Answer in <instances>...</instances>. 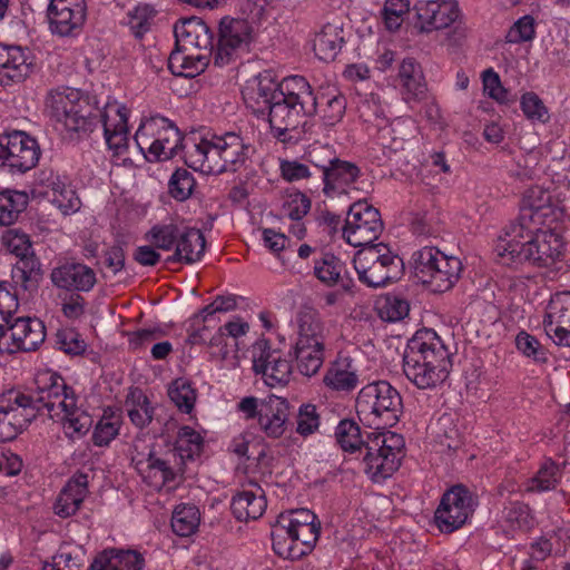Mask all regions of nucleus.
I'll use <instances>...</instances> for the list:
<instances>
[{
    "instance_id": "nucleus-47",
    "label": "nucleus",
    "mask_w": 570,
    "mask_h": 570,
    "mask_svg": "<svg viewBox=\"0 0 570 570\" xmlns=\"http://www.w3.org/2000/svg\"><path fill=\"white\" fill-rule=\"evenodd\" d=\"M85 563V551L80 546L62 544L51 561L43 563V570H81Z\"/></svg>"
},
{
    "instance_id": "nucleus-49",
    "label": "nucleus",
    "mask_w": 570,
    "mask_h": 570,
    "mask_svg": "<svg viewBox=\"0 0 570 570\" xmlns=\"http://www.w3.org/2000/svg\"><path fill=\"white\" fill-rule=\"evenodd\" d=\"M27 204L28 195L23 191L10 189L0 191V226L13 224Z\"/></svg>"
},
{
    "instance_id": "nucleus-24",
    "label": "nucleus",
    "mask_w": 570,
    "mask_h": 570,
    "mask_svg": "<svg viewBox=\"0 0 570 570\" xmlns=\"http://www.w3.org/2000/svg\"><path fill=\"white\" fill-rule=\"evenodd\" d=\"M252 39V28L245 20H223L220 38L215 53V63L226 66L248 49Z\"/></svg>"
},
{
    "instance_id": "nucleus-1",
    "label": "nucleus",
    "mask_w": 570,
    "mask_h": 570,
    "mask_svg": "<svg viewBox=\"0 0 570 570\" xmlns=\"http://www.w3.org/2000/svg\"><path fill=\"white\" fill-rule=\"evenodd\" d=\"M494 252L504 265L550 267L562 259L566 242L560 225L515 223L498 238Z\"/></svg>"
},
{
    "instance_id": "nucleus-40",
    "label": "nucleus",
    "mask_w": 570,
    "mask_h": 570,
    "mask_svg": "<svg viewBox=\"0 0 570 570\" xmlns=\"http://www.w3.org/2000/svg\"><path fill=\"white\" fill-rule=\"evenodd\" d=\"M278 99H286L307 110L315 111L317 98L314 97L309 83L301 76H291L278 83Z\"/></svg>"
},
{
    "instance_id": "nucleus-39",
    "label": "nucleus",
    "mask_w": 570,
    "mask_h": 570,
    "mask_svg": "<svg viewBox=\"0 0 570 570\" xmlns=\"http://www.w3.org/2000/svg\"><path fill=\"white\" fill-rule=\"evenodd\" d=\"M344 43L343 28L338 23H326L313 39L315 56L323 61H332Z\"/></svg>"
},
{
    "instance_id": "nucleus-60",
    "label": "nucleus",
    "mask_w": 570,
    "mask_h": 570,
    "mask_svg": "<svg viewBox=\"0 0 570 570\" xmlns=\"http://www.w3.org/2000/svg\"><path fill=\"white\" fill-rule=\"evenodd\" d=\"M483 91L499 104L508 105L513 101L509 91L502 86L499 75L489 68L482 72Z\"/></svg>"
},
{
    "instance_id": "nucleus-48",
    "label": "nucleus",
    "mask_w": 570,
    "mask_h": 570,
    "mask_svg": "<svg viewBox=\"0 0 570 570\" xmlns=\"http://www.w3.org/2000/svg\"><path fill=\"white\" fill-rule=\"evenodd\" d=\"M200 522V513L194 504H179L171 517L173 531L179 537H189L196 532Z\"/></svg>"
},
{
    "instance_id": "nucleus-55",
    "label": "nucleus",
    "mask_w": 570,
    "mask_h": 570,
    "mask_svg": "<svg viewBox=\"0 0 570 570\" xmlns=\"http://www.w3.org/2000/svg\"><path fill=\"white\" fill-rule=\"evenodd\" d=\"M168 395L184 413L191 412L197 399L196 390L191 386L190 382L181 377L170 384Z\"/></svg>"
},
{
    "instance_id": "nucleus-20",
    "label": "nucleus",
    "mask_w": 570,
    "mask_h": 570,
    "mask_svg": "<svg viewBox=\"0 0 570 570\" xmlns=\"http://www.w3.org/2000/svg\"><path fill=\"white\" fill-rule=\"evenodd\" d=\"M130 116V108L117 99H108L100 110L104 138L114 156H125L129 150Z\"/></svg>"
},
{
    "instance_id": "nucleus-14",
    "label": "nucleus",
    "mask_w": 570,
    "mask_h": 570,
    "mask_svg": "<svg viewBox=\"0 0 570 570\" xmlns=\"http://www.w3.org/2000/svg\"><path fill=\"white\" fill-rule=\"evenodd\" d=\"M564 191L552 184L530 187L523 195L522 215L518 223L560 225L566 215Z\"/></svg>"
},
{
    "instance_id": "nucleus-43",
    "label": "nucleus",
    "mask_w": 570,
    "mask_h": 570,
    "mask_svg": "<svg viewBox=\"0 0 570 570\" xmlns=\"http://www.w3.org/2000/svg\"><path fill=\"white\" fill-rule=\"evenodd\" d=\"M399 80L406 101L417 99L425 91V82L420 65L412 58L404 59L399 68Z\"/></svg>"
},
{
    "instance_id": "nucleus-56",
    "label": "nucleus",
    "mask_w": 570,
    "mask_h": 570,
    "mask_svg": "<svg viewBox=\"0 0 570 570\" xmlns=\"http://www.w3.org/2000/svg\"><path fill=\"white\" fill-rule=\"evenodd\" d=\"M520 108L524 117L532 122H547L550 118L549 109L543 100L533 91H527L520 97Z\"/></svg>"
},
{
    "instance_id": "nucleus-16",
    "label": "nucleus",
    "mask_w": 570,
    "mask_h": 570,
    "mask_svg": "<svg viewBox=\"0 0 570 570\" xmlns=\"http://www.w3.org/2000/svg\"><path fill=\"white\" fill-rule=\"evenodd\" d=\"M169 458L168 453L166 458L157 454L144 439L137 438L132 443V463L142 480L155 490L176 487L179 469L171 465Z\"/></svg>"
},
{
    "instance_id": "nucleus-28",
    "label": "nucleus",
    "mask_w": 570,
    "mask_h": 570,
    "mask_svg": "<svg viewBox=\"0 0 570 570\" xmlns=\"http://www.w3.org/2000/svg\"><path fill=\"white\" fill-rule=\"evenodd\" d=\"M30 51L20 46L0 45V85L11 86L24 80L32 70Z\"/></svg>"
},
{
    "instance_id": "nucleus-34",
    "label": "nucleus",
    "mask_w": 570,
    "mask_h": 570,
    "mask_svg": "<svg viewBox=\"0 0 570 570\" xmlns=\"http://www.w3.org/2000/svg\"><path fill=\"white\" fill-rule=\"evenodd\" d=\"M88 494V476L83 473L72 475L60 491L53 510L60 518H68L79 510Z\"/></svg>"
},
{
    "instance_id": "nucleus-58",
    "label": "nucleus",
    "mask_w": 570,
    "mask_h": 570,
    "mask_svg": "<svg viewBox=\"0 0 570 570\" xmlns=\"http://www.w3.org/2000/svg\"><path fill=\"white\" fill-rule=\"evenodd\" d=\"M180 227L168 224V225H156L147 233V239L155 247L169 250L176 246Z\"/></svg>"
},
{
    "instance_id": "nucleus-42",
    "label": "nucleus",
    "mask_w": 570,
    "mask_h": 570,
    "mask_svg": "<svg viewBox=\"0 0 570 570\" xmlns=\"http://www.w3.org/2000/svg\"><path fill=\"white\" fill-rule=\"evenodd\" d=\"M344 272L343 263L334 255H324L314 265V274L322 283L330 286L340 284L345 292H351L354 287V282L348 277H344Z\"/></svg>"
},
{
    "instance_id": "nucleus-32",
    "label": "nucleus",
    "mask_w": 570,
    "mask_h": 570,
    "mask_svg": "<svg viewBox=\"0 0 570 570\" xmlns=\"http://www.w3.org/2000/svg\"><path fill=\"white\" fill-rule=\"evenodd\" d=\"M303 106H297L286 99H275L268 108H266L267 120L275 136L285 140V134L294 129L304 115L312 114Z\"/></svg>"
},
{
    "instance_id": "nucleus-19",
    "label": "nucleus",
    "mask_w": 570,
    "mask_h": 570,
    "mask_svg": "<svg viewBox=\"0 0 570 570\" xmlns=\"http://www.w3.org/2000/svg\"><path fill=\"white\" fill-rule=\"evenodd\" d=\"M475 507L473 494L462 485H454L443 494L435 510V525L441 532L451 533L469 521Z\"/></svg>"
},
{
    "instance_id": "nucleus-53",
    "label": "nucleus",
    "mask_w": 570,
    "mask_h": 570,
    "mask_svg": "<svg viewBox=\"0 0 570 570\" xmlns=\"http://www.w3.org/2000/svg\"><path fill=\"white\" fill-rule=\"evenodd\" d=\"M155 9L149 4H137L127 11L125 23L135 37L140 38L150 30L155 18Z\"/></svg>"
},
{
    "instance_id": "nucleus-52",
    "label": "nucleus",
    "mask_w": 570,
    "mask_h": 570,
    "mask_svg": "<svg viewBox=\"0 0 570 570\" xmlns=\"http://www.w3.org/2000/svg\"><path fill=\"white\" fill-rule=\"evenodd\" d=\"M375 126L377 127L376 142L382 147L384 155L389 156L403 148L404 139L396 135L401 120L395 119L390 122L387 118L384 121H377Z\"/></svg>"
},
{
    "instance_id": "nucleus-2",
    "label": "nucleus",
    "mask_w": 570,
    "mask_h": 570,
    "mask_svg": "<svg viewBox=\"0 0 570 570\" xmlns=\"http://www.w3.org/2000/svg\"><path fill=\"white\" fill-rule=\"evenodd\" d=\"M36 384L37 393L32 396L35 412L46 410L70 440L86 435L91 428V417L78 405L75 392L65 384L63 379L56 372L46 370L37 374Z\"/></svg>"
},
{
    "instance_id": "nucleus-7",
    "label": "nucleus",
    "mask_w": 570,
    "mask_h": 570,
    "mask_svg": "<svg viewBox=\"0 0 570 570\" xmlns=\"http://www.w3.org/2000/svg\"><path fill=\"white\" fill-rule=\"evenodd\" d=\"M295 324L297 337L293 354L299 373L309 377L320 371L324 362L325 325L320 313L311 307L297 313Z\"/></svg>"
},
{
    "instance_id": "nucleus-21",
    "label": "nucleus",
    "mask_w": 570,
    "mask_h": 570,
    "mask_svg": "<svg viewBox=\"0 0 570 570\" xmlns=\"http://www.w3.org/2000/svg\"><path fill=\"white\" fill-rule=\"evenodd\" d=\"M383 229L380 213L366 202L354 203L348 210L343 228V237L354 246H372Z\"/></svg>"
},
{
    "instance_id": "nucleus-50",
    "label": "nucleus",
    "mask_w": 570,
    "mask_h": 570,
    "mask_svg": "<svg viewBox=\"0 0 570 570\" xmlns=\"http://www.w3.org/2000/svg\"><path fill=\"white\" fill-rule=\"evenodd\" d=\"M360 108L362 116L367 121H371V117H374L376 121L386 120L390 116V105L385 98V90L377 88L365 95Z\"/></svg>"
},
{
    "instance_id": "nucleus-59",
    "label": "nucleus",
    "mask_w": 570,
    "mask_h": 570,
    "mask_svg": "<svg viewBox=\"0 0 570 570\" xmlns=\"http://www.w3.org/2000/svg\"><path fill=\"white\" fill-rule=\"evenodd\" d=\"M535 38V19L525 14L519 18L508 30L505 39L509 43H523Z\"/></svg>"
},
{
    "instance_id": "nucleus-41",
    "label": "nucleus",
    "mask_w": 570,
    "mask_h": 570,
    "mask_svg": "<svg viewBox=\"0 0 570 570\" xmlns=\"http://www.w3.org/2000/svg\"><path fill=\"white\" fill-rule=\"evenodd\" d=\"M208 62L206 53H194L176 48L168 58V68L175 76L194 78L205 71Z\"/></svg>"
},
{
    "instance_id": "nucleus-4",
    "label": "nucleus",
    "mask_w": 570,
    "mask_h": 570,
    "mask_svg": "<svg viewBox=\"0 0 570 570\" xmlns=\"http://www.w3.org/2000/svg\"><path fill=\"white\" fill-rule=\"evenodd\" d=\"M452 363L440 337L430 331L416 333L407 343L403 372L417 389H435L445 382Z\"/></svg>"
},
{
    "instance_id": "nucleus-44",
    "label": "nucleus",
    "mask_w": 570,
    "mask_h": 570,
    "mask_svg": "<svg viewBox=\"0 0 570 570\" xmlns=\"http://www.w3.org/2000/svg\"><path fill=\"white\" fill-rule=\"evenodd\" d=\"M204 445V438L199 431L191 426H181L177 432L175 448L168 455L180 459L181 464L199 456Z\"/></svg>"
},
{
    "instance_id": "nucleus-18",
    "label": "nucleus",
    "mask_w": 570,
    "mask_h": 570,
    "mask_svg": "<svg viewBox=\"0 0 570 570\" xmlns=\"http://www.w3.org/2000/svg\"><path fill=\"white\" fill-rule=\"evenodd\" d=\"M35 400L17 390L0 394V442L11 441L35 417Z\"/></svg>"
},
{
    "instance_id": "nucleus-10",
    "label": "nucleus",
    "mask_w": 570,
    "mask_h": 570,
    "mask_svg": "<svg viewBox=\"0 0 570 570\" xmlns=\"http://www.w3.org/2000/svg\"><path fill=\"white\" fill-rule=\"evenodd\" d=\"M414 275L433 293H444L458 282L462 263L435 247L425 246L413 254Z\"/></svg>"
},
{
    "instance_id": "nucleus-6",
    "label": "nucleus",
    "mask_w": 570,
    "mask_h": 570,
    "mask_svg": "<svg viewBox=\"0 0 570 570\" xmlns=\"http://www.w3.org/2000/svg\"><path fill=\"white\" fill-rule=\"evenodd\" d=\"M320 537V523L308 509L282 513L273 531V547L276 553L287 559H299L309 553Z\"/></svg>"
},
{
    "instance_id": "nucleus-3",
    "label": "nucleus",
    "mask_w": 570,
    "mask_h": 570,
    "mask_svg": "<svg viewBox=\"0 0 570 570\" xmlns=\"http://www.w3.org/2000/svg\"><path fill=\"white\" fill-rule=\"evenodd\" d=\"M185 161L205 175L236 171L246 163L250 146L236 132L193 136L184 145Z\"/></svg>"
},
{
    "instance_id": "nucleus-15",
    "label": "nucleus",
    "mask_w": 570,
    "mask_h": 570,
    "mask_svg": "<svg viewBox=\"0 0 570 570\" xmlns=\"http://www.w3.org/2000/svg\"><path fill=\"white\" fill-rule=\"evenodd\" d=\"M237 409L245 420L257 419L259 430L267 438L279 439L288 429L289 406L283 397L246 396L238 402Z\"/></svg>"
},
{
    "instance_id": "nucleus-8",
    "label": "nucleus",
    "mask_w": 570,
    "mask_h": 570,
    "mask_svg": "<svg viewBox=\"0 0 570 570\" xmlns=\"http://www.w3.org/2000/svg\"><path fill=\"white\" fill-rule=\"evenodd\" d=\"M401 411V395L386 381L368 383L357 394L356 412L360 420L376 430L393 426L399 421Z\"/></svg>"
},
{
    "instance_id": "nucleus-13",
    "label": "nucleus",
    "mask_w": 570,
    "mask_h": 570,
    "mask_svg": "<svg viewBox=\"0 0 570 570\" xmlns=\"http://www.w3.org/2000/svg\"><path fill=\"white\" fill-rule=\"evenodd\" d=\"M358 279L370 287H381L401 277L402 259L384 244L358 250L353 259Z\"/></svg>"
},
{
    "instance_id": "nucleus-5",
    "label": "nucleus",
    "mask_w": 570,
    "mask_h": 570,
    "mask_svg": "<svg viewBox=\"0 0 570 570\" xmlns=\"http://www.w3.org/2000/svg\"><path fill=\"white\" fill-rule=\"evenodd\" d=\"M19 302L16 293L0 284V353L11 354L18 351H33L46 337L45 326L38 318L17 317Z\"/></svg>"
},
{
    "instance_id": "nucleus-33",
    "label": "nucleus",
    "mask_w": 570,
    "mask_h": 570,
    "mask_svg": "<svg viewBox=\"0 0 570 570\" xmlns=\"http://www.w3.org/2000/svg\"><path fill=\"white\" fill-rule=\"evenodd\" d=\"M52 283L63 289L88 292L96 284V273L81 263H67L51 272Z\"/></svg>"
},
{
    "instance_id": "nucleus-17",
    "label": "nucleus",
    "mask_w": 570,
    "mask_h": 570,
    "mask_svg": "<svg viewBox=\"0 0 570 570\" xmlns=\"http://www.w3.org/2000/svg\"><path fill=\"white\" fill-rule=\"evenodd\" d=\"M37 140L23 131L0 135V167L12 174H23L39 161Z\"/></svg>"
},
{
    "instance_id": "nucleus-63",
    "label": "nucleus",
    "mask_w": 570,
    "mask_h": 570,
    "mask_svg": "<svg viewBox=\"0 0 570 570\" xmlns=\"http://www.w3.org/2000/svg\"><path fill=\"white\" fill-rule=\"evenodd\" d=\"M195 179L186 169H177L169 180V193L177 200H186L193 193Z\"/></svg>"
},
{
    "instance_id": "nucleus-35",
    "label": "nucleus",
    "mask_w": 570,
    "mask_h": 570,
    "mask_svg": "<svg viewBox=\"0 0 570 570\" xmlns=\"http://www.w3.org/2000/svg\"><path fill=\"white\" fill-rule=\"evenodd\" d=\"M265 492L258 484H250L234 495L232 500V511L239 521L256 520L263 515L266 510Z\"/></svg>"
},
{
    "instance_id": "nucleus-27",
    "label": "nucleus",
    "mask_w": 570,
    "mask_h": 570,
    "mask_svg": "<svg viewBox=\"0 0 570 570\" xmlns=\"http://www.w3.org/2000/svg\"><path fill=\"white\" fill-rule=\"evenodd\" d=\"M39 185L45 188L51 204L65 216L77 213L81 207L80 198L68 184L66 177L52 170H43L39 175Z\"/></svg>"
},
{
    "instance_id": "nucleus-26",
    "label": "nucleus",
    "mask_w": 570,
    "mask_h": 570,
    "mask_svg": "<svg viewBox=\"0 0 570 570\" xmlns=\"http://www.w3.org/2000/svg\"><path fill=\"white\" fill-rule=\"evenodd\" d=\"M542 325L554 344L570 346V292L556 293L550 297Z\"/></svg>"
},
{
    "instance_id": "nucleus-36",
    "label": "nucleus",
    "mask_w": 570,
    "mask_h": 570,
    "mask_svg": "<svg viewBox=\"0 0 570 570\" xmlns=\"http://www.w3.org/2000/svg\"><path fill=\"white\" fill-rule=\"evenodd\" d=\"M357 372V366L352 357L338 355L328 367L324 376V383L337 391H351L360 383Z\"/></svg>"
},
{
    "instance_id": "nucleus-30",
    "label": "nucleus",
    "mask_w": 570,
    "mask_h": 570,
    "mask_svg": "<svg viewBox=\"0 0 570 570\" xmlns=\"http://www.w3.org/2000/svg\"><path fill=\"white\" fill-rule=\"evenodd\" d=\"M358 176L360 169L354 164L336 158L330 160L328 166H323L325 195L328 197L348 195L355 189L353 185Z\"/></svg>"
},
{
    "instance_id": "nucleus-57",
    "label": "nucleus",
    "mask_w": 570,
    "mask_h": 570,
    "mask_svg": "<svg viewBox=\"0 0 570 570\" xmlns=\"http://www.w3.org/2000/svg\"><path fill=\"white\" fill-rule=\"evenodd\" d=\"M502 521L509 530H527L532 525L529 508L520 502H511L502 511Z\"/></svg>"
},
{
    "instance_id": "nucleus-23",
    "label": "nucleus",
    "mask_w": 570,
    "mask_h": 570,
    "mask_svg": "<svg viewBox=\"0 0 570 570\" xmlns=\"http://www.w3.org/2000/svg\"><path fill=\"white\" fill-rule=\"evenodd\" d=\"M414 10L417 20L416 27L423 33L449 28L461 16L455 0H419Z\"/></svg>"
},
{
    "instance_id": "nucleus-11",
    "label": "nucleus",
    "mask_w": 570,
    "mask_h": 570,
    "mask_svg": "<svg viewBox=\"0 0 570 570\" xmlns=\"http://www.w3.org/2000/svg\"><path fill=\"white\" fill-rule=\"evenodd\" d=\"M47 112L56 130L66 136L86 130L90 107L82 94L73 88L52 90L46 101Z\"/></svg>"
},
{
    "instance_id": "nucleus-62",
    "label": "nucleus",
    "mask_w": 570,
    "mask_h": 570,
    "mask_svg": "<svg viewBox=\"0 0 570 570\" xmlns=\"http://www.w3.org/2000/svg\"><path fill=\"white\" fill-rule=\"evenodd\" d=\"M409 11V0H386L383 8L386 28L391 31L397 30L402 26Z\"/></svg>"
},
{
    "instance_id": "nucleus-46",
    "label": "nucleus",
    "mask_w": 570,
    "mask_h": 570,
    "mask_svg": "<svg viewBox=\"0 0 570 570\" xmlns=\"http://www.w3.org/2000/svg\"><path fill=\"white\" fill-rule=\"evenodd\" d=\"M125 407L131 423L137 428H145L153 420L154 407L146 394L139 389L130 390L126 397Z\"/></svg>"
},
{
    "instance_id": "nucleus-54",
    "label": "nucleus",
    "mask_w": 570,
    "mask_h": 570,
    "mask_svg": "<svg viewBox=\"0 0 570 570\" xmlns=\"http://www.w3.org/2000/svg\"><path fill=\"white\" fill-rule=\"evenodd\" d=\"M311 206V199L299 190H288L282 198V214L292 220H302Z\"/></svg>"
},
{
    "instance_id": "nucleus-64",
    "label": "nucleus",
    "mask_w": 570,
    "mask_h": 570,
    "mask_svg": "<svg viewBox=\"0 0 570 570\" xmlns=\"http://www.w3.org/2000/svg\"><path fill=\"white\" fill-rule=\"evenodd\" d=\"M2 244L9 253L20 258H26L31 253L29 237L17 229H9L3 233Z\"/></svg>"
},
{
    "instance_id": "nucleus-29",
    "label": "nucleus",
    "mask_w": 570,
    "mask_h": 570,
    "mask_svg": "<svg viewBox=\"0 0 570 570\" xmlns=\"http://www.w3.org/2000/svg\"><path fill=\"white\" fill-rule=\"evenodd\" d=\"M278 83L268 71L261 72L248 79L242 90L246 106L254 114L265 115L266 108L278 99Z\"/></svg>"
},
{
    "instance_id": "nucleus-22",
    "label": "nucleus",
    "mask_w": 570,
    "mask_h": 570,
    "mask_svg": "<svg viewBox=\"0 0 570 570\" xmlns=\"http://www.w3.org/2000/svg\"><path fill=\"white\" fill-rule=\"evenodd\" d=\"M253 370L269 387L284 386L293 373L292 363L284 352L272 348L266 341L258 342L255 346Z\"/></svg>"
},
{
    "instance_id": "nucleus-61",
    "label": "nucleus",
    "mask_w": 570,
    "mask_h": 570,
    "mask_svg": "<svg viewBox=\"0 0 570 570\" xmlns=\"http://www.w3.org/2000/svg\"><path fill=\"white\" fill-rule=\"evenodd\" d=\"M320 428V415L313 404L299 406L296 415V433L303 438L314 434Z\"/></svg>"
},
{
    "instance_id": "nucleus-45",
    "label": "nucleus",
    "mask_w": 570,
    "mask_h": 570,
    "mask_svg": "<svg viewBox=\"0 0 570 570\" xmlns=\"http://www.w3.org/2000/svg\"><path fill=\"white\" fill-rule=\"evenodd\" d=\"M562 478L561 468L552 460H544L535 474L523 483L527 492H546L557 488Z\"/></svg>"
},
{
    "instance_id": "nucleus-37",
    "label": "nucleus",
    "mask_w": 570,
    "mask_h": 570,
    "mask_svg": "<svg viewBox=\"0 0 570 570\" xmlns=\"http://www.w3.org/2000/svg\"><path fill=\"white\" fill-rule=\"evenodd\" d=\"M142 556L132 550L108 549L100 552L90 566V570H141Z\"/></svg>"
},
{
    "instance_id": "nucleus-51",
    "label": "nucleus",
    "mask_w": 570,
    "mask_h": 570,
    "mask_svg": "<svg viewBox=\"0 0 570 570\" xmlns=\"http://www.w3.org/2000/svg\"><path fill=\"white\" fill-rule=\"evenodd\" d=\"M335 438L345 452L361 451L365 443L360 426L352 420H343L335 429Z\"/></svg>"
},
{
    "instance_id": "nucleus-12",
    "label": "nucleus",
    "mask_w": 570,
    "mask_h": 570,
    "mask_svg": "<svg viewBox=\"0 0 570 570\" xmlns=\"http://www.w3.org/2000/svg\"><path fill=\"white\" fill-rule=\"evenodd\" d=\"M403 446V436L395 432L384 430L372 433L365 443V473L374 482L390 478L400 466Z\"/></svg>"
},
{
    "instance_id": "nucleus-31",
    "label": "nucleus",
    "mask_w": 570,
    "mask_h": 570,
    "mask_svg": "<svg viewBox=\"0 0 570 570\" xmlns=\"http://www.w3.org/2000/svg\"><path fill=\"white\" fill-rule=\"evenodd\" d=\"M174 35L176 48L183 50H210L213 48V32L209 27L197 17L183 19L175 24Z\"/></svg>"
},
{
    "instance_id": "nucleus-25",
    "label": "nucleus",
    "mask_w": 570,
    "mask_h": 570,
    "mask_svg": "<svg viewBox=\"0 0 570 570\" xmlns=\"http://www.w3.org/2000/svg\"><path fill=\"white\" fill-rule=\"evenodd\" d=\"M85 0H50L48 7L49 28L52 33L66 37L78 33L86 20Z\"/></svg>"
},
{
    "instance_id": "nucleus-38",
    "label": "nucleus",
    "mask_w": 570,
    "mask_h": 570,
    "mask_svg": "<svg viewBox=\"0 0 570 570\" xmlns=\"http://www.w3.org/2000/svg\"><path fill=\"white\" fill-rule=\"evenodd\" d=\"M205 252V238L197 228L180 227L176 250L170 258L173 262L193 264L203 257Z\"/></svg>"
},
{
    "instance_id": "nucleus-9",
    "label": "nucleus",
    "mask_w": 570,
    "mask_h": 570,
    "mask_svg": "<svg viewBox=\"0 0 570 570\" xmlns=\"http://www.w3.org/2000/svg\"><path fill=\"white\" fill-rule=\"evenodd\" d=\"M134 140L145 159L156 163L176 156L184 139L174 122L157 115L141 120Z\"/></svg>"
}]
</instances>
